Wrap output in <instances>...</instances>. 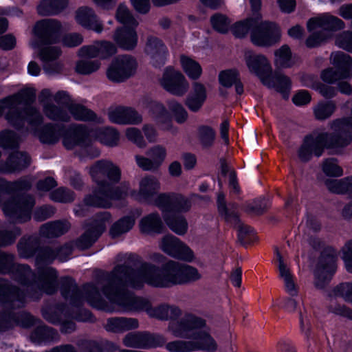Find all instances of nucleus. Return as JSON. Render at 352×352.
I'll list each match as a JSON object with an SVG mask.
<instances>
[{"label": "nucleus", "mask_w": 352, "mask_h": 352, "mask_svg": "<svg viewBox=\"0 0 352 352\" xmlns=\"http://www.w3.org/2000/svg\"><path fill=\"white\" fill-rule=\"evenodd\" d=\"M110 220L111 215L108 212H103L97 214L91 226L79 239V246L82 248H87L91 245L105 230Z\"/></svg>", "instance_id": "aec40b11"}, {"label": "nucleus", "mask_w": 352, "mask_h": 352, "mask_svg": "<svg viewBox=\"0 0 352 352\" xmlns=\"http://www.w3.org/2000/svg\"><path fill=\"white\" fill-rule=\"evenodd\" d=\"M155 205L162 212L163 218L170 229L179 235L184 234L188 229L185 218L179 215L191 207L190 200L179 194H159Z\"/></svg>", "instance_id": "39448f33"}, {"label": "nucleus", "mask_w": 352, "mask_h": 352, "mask_svg": "<svg viewBox=\"0 0 352 352\" xmlns=\"http://www.w3.org/2000/svg\"><path fill=\"white\" fill-rule=\"evenodd\" d=\"M109 120L119 124H138L142 122V116L130 107H116L109 109Z\"/></svg>", "instance_id": "5701e85b"}, {"label": "nucleus", "mask_w": 352, "mask_h": 352, "mask_svg": "<svg viewBox=\"0 0 352 352\" xmlns=\"http://www.w3.org/2000/svg\"><path fill=\"white\" fill-rule=\"evenodd\" d=\"M78 126V125L73 126L65 131L59 126L45 125L40 132L36 133V135L42 142L47 144L56 142L63 135L64 146L71 149L80 144L79 135L75 134V129Z\"/></svg>", "instance_id": "9d476101"}, {"label": "nucleus", "mask_w": 352, "mask_h": 352, "mask_svg": "<svg viewBox=\"0 0 352 352\" xmlns=\"http://www.w3.org/2000/svg\"><path fill=\"white\" fill-rule=\"evenodd\" d=\"M117 52L116 46L111 42H97L93 45L82 47L78 51L79 56L82 58L101 57L107 58Z\"/></svg>", "instance_id": "b1692460"}, {"label": "nucleus", "mask_w": 352, "mask_h": 352, "mask_svg": "<svg viewBox=\"0 0 352 352\" xmlns=\"http://www.w3.org/2000/svg\"><path fill=\"white\" fill-rule=\"evenodd\" d=\"M336 265L333 257H328L320 261L315 272V285L318 289L323 288L330 280L336 272Z\"/></svg>", "instance_id": "a878e982"}, {"label": "nucleus", "mask_w": 352, "mask_h": 352, "mask_svg": "<svg viewBox=\"0 0 352 352\" xmlns=\"http://www.w3.org/2000/svg\"><path fill=\"white\" fill-rule=\"evenodd\" d=\"M30 157L26 153L21 152L14 153L10 156L5 170L10 172L21 170L26 167L30 164Z\"/></svg>", "instance_id": "ea45409f"}, {"label": "nucleus", "mask_w": 352, "mask_h": 352, "mask_svg": "<svg viewBox=\"0 0 352 352\" xmlns=\"http://www.w3.org/2000/svg\"><path fill=\"white\" fill-rule=\"evenodd\" d=\"M167 105L176 122L183 124L188 120V113L180 102L172 100L168 101Z\"/></svg>", "instance_id": "37998d69"}, {"label": "nucleus", "mask_w": 352, "mask_h": 352, "mask_svg": "<svg viewBox=\"0 0 352 352\" xmlns=\"http://www.w3.org/2000/svg\"><path fill=\"white\" fill-rule=\"evenodd\" d=\"M138 326V322L135 319L115 318L107 320L105 329L108 331L118 333L135 329Z\"/></svg>", "instance_id": "473e14b6"}, {"label": "nucleus", "mask_w": 352, "mask_h": 352, "mask_svg": "<svg viewBox=\"0 0 352 352\" xmlns=\"http://www.w3.org/2000/svg\"><path fill=\"white\" fill-rule=\"evenodd\" d=\"M145 338V349L152 347H159L163 346L166 342L165 338L159 334L144 333Z\"/></svg>", "instance_id": "0e129e2a"}, {"label": "nucleus", "mask_w": 352, "mask_h": 352, "mask_svg": "<svg viewBox=\"0 0 352 352\" xmlns=\"http://www.w3.org/2000/svg\"><path fill=\"white\" fill-rule=\"evenodd\" d=\"M327 188L335 193L352 192V177L343 179H331L326 182Z\"/></svg>", "instance_id": "a19ab883"}, {"label": "nucleus", "mask_w": 352, "mask_h": 352, "mask_svg": "<svg viewBox=\"0 0 352 352\" xmlns=\"http://www.w3.org/2000/svg\"><path fill=\"white\" fill-rule=\"evenodd\" d=\"M244 59L249 72L256 76L263 85H272L267 76L272 73V66L268 59L263 54L248 50Z\"/></svg>", "instance_id": "dca6fc26"}, {"label": "nucleus", "mask_w": 352, "mask_h": 352, "mask_svg": "<svg viewBox=\"0 0 352 352\" xmlns=\"http://www.w3.org/2000/svg\"><path fill=\"white\" fill-rule=\"evenodd\" d=\"M19 138L14 133L4 131L0 133V146L4 148H14L19 144Z\"/></svg>", "instance_id": "bf43d9fd"}, {"label": "nucleus", "mask_w": 352, "mask_h": 352, "mask_svg": "<svg viewBox=\"0 0 352 352\" xmlns=\"http://www.w3.org/2000/svg\"><path fill=\"white\" fill-rule=\"evenodd\" d=\"M204 326V320L193 315L188 314L179 320L173 319L170 321L168 331L177 338L192 340L199 328Z\"/></svg>", "instance_id": "4468645a"}, {"label": "nucleus", "mask_w": 352, "mask_h": 352, "mask_svg": "<svg viewBox=\"0 0 352 352\" xmlns=\"http://www.w3.org/2000/svg\"><path fill=\"white\" fill-rule=\"evenodd\" d=\"M165 348L169 352H192L193 351V344L192 340H177L168 342Z\"/></svg>", "instance_id": "09e8293b"}, {"label": "nucleus", "mask_w": 352, "mask_h": 352, "mask_svg": "<svg viewBox=\"0 0 352 352\" xmlns=\"http://www.w3.org/2000/svg\"><path fill=\"white\" fill-rule=\"evenodd\" d=\"M62 26L55 20H42L36 23L34 28V34L43 44L55 43Z\"/></svg>", "instance_id": "412c9836"}, {"label": "nucleus", "mask_w": 352, "mask_h": 352, "mask_svg": "<svg viewBox=\"0 0 352 352\" xmlns=\"http://www.w3.org/2000/svg\"><path fill=\"white\" fill-rule=\"evenodd\" d=\"M197 138L202 146L208 148L214 141L215 132L210 126L203 125L197 129Z\"/></svg>", "instance_id": "a18cd8bd"}, {"label": "nucleus", "mask_w": 352, "mask_h": 352, "mask_svg": "<svg viewBox=\"0 0 352 352\" xmlns=\"http://www.w3.org/2000/svg\"><path fill=\"white\" fill-rule=\"evenodd\" d=\"M100 66L98 60H80L76 66V71L81 74H89L97 71Z\"/></svg>", "instance_id": "6e6d98bb"}, {"label": "nucleus", "mask_w": 352, "mask_h": 352, "mask_svg": "<svg viewBox=\"0 0 352 352\" xmlns=\"http://www.w3.org/2000/svg\"><path fill=\"white\" fill-rule=\"evenodd\" d=\"M179 62L182 70L188 78L196 80L201 78L203 69L199 62L186 55L180 56Z\"/></svg>", "instance_id": "2f4dec72"}, {"label": "nucleus", "mask_w": 352, "mask_h": 352, "mask_svg": "<svg viewBox=\"0 0 352 352\" xmlns=\"http://www.w3.org/2000/svg\"><path fill=\"white\" fill-rule=\"evenodd\" d=\"M142 105L148 109L151 116L160 130L168 131L172 134H176L178 132V128L174 125L172 118L162 103L144 99Z\"/></svg>", "instance_id": "ddd939ff"}, {"label": "nucleus", "mask_w": 352, "mask_h": 352, "mask_svg": "<svg viewBox=\"0 0 352 352\" xmlns=\"http://www.w3.org/2000/svg\"><path fill=\"white\" fill-rule=\"evenodd\" d=\"M336 44L340 48L352 52V33L349 32L341 33L337 36Z\"/></svg>", "instance_id": "69168bd1"}, {"label": "nucleus", "mask_w": 352, "mask_h": 352, "mask_svg": "<svg viewBox=\"0 0 352 352\" xmlns=\"http://www.w3.org/2000/svg\"><path fill=\"white\" fill-rule=\"evenodd\" d=\"M343 27L342 20L329 14L310 19L307 23V29L312 34L306 41L307 46H318L327 38L330 30L341 29Z\"/></svg>", "instance_id": "6e6552de"}, {"label": "nucleus", "mask_w": 352, "mask_h": 352, "mask_svg": "<svg viewBox=\"0 0 352 352\" xmlns=\"http://www.w3.org/2000/svg\"><path fill=\"white\" fill-rule=\"evenodd\" d=\"M144 52L151 59L152 63L157 66L164 63L167 50L160 39L151 36L147 39Z\"/></svg>", "instance_id": "bb28decb"}, {"label": "nucleus", "mask_w": 352, "mask_h": 352, "mask_svg": "<svg viewBox=\"0 0 352 352\" xmlns=\"http://www.w3.org/2000/svg\"><path fill=\"white\" fill-rule=\"evenodd\" d=\"M267 79L272 82V85H265L271 88L276 89L278 91L285 94L291 88V80L289 77L283 74L276 72L272 74V72L267 76Z\"/></svg>", "instance_id": "e433bc0d"}, {"label": "nucleus", "mask_w": 352, "mask_h": 352, "mask_svg": "<svg viewBox=\"0 0 352 352\" xmlns=\"http://www.w3.org/2000/svg\"><path fill=\"white\" fill-rule=\"evenodd\" d=\"M136 272L126 265L117 266L101 291V285L98 283L86 285L82 290L71 283L68 291L64 289L62 294L74 304L84 298L92 307L107 311L143 310L150 317L162 320H172L180 316L182 311L177 306L164 304L153 307L147 300L126 292V287L139 288L130 285L133 274Z\"/></svg>", "instance_id": "f257e3e1"}, {"label": "nucleus", "mask_w": 352, "mask_h": 352, "mask_svg": "<svg viewBox=\"0 0 352 352\" xmlns=\"http://www.w3.org/2000/svg\"><path fill=\"white\" fill-rule=\"evenodd\" d=\"M116 19L120 23L126 26L137 27L138 25L137 21L124 4L119 5L116 12Z\"/></svg>", "instance_id": "de8ad7c7"}, {"label": "nucleus", "mask_w": 352, "mask_h": 352, "mask_svg": "<svg viewBox=\"0 0 352 352\" xmlns=\"http://www.w3.org/2000/svg\"><path fill=\"white\" fill-rule=\"evenodd\" d=\"M239 80V73L235 69L222 71L219 74V80L221 85L230 87Z\"/></svg>", "instance_id": "13d9d810"}, {"label": "nucleus", "mask_w": 352, "mask_h": 352, "mask_svg": "<svg viewBox=\"0 0 352 352\" xmlns=\"http://www.w3.org/2000/svg\"><path fill=\"white\" fill-rule=\"evenodd\" d=\"M23 297L19 289L15 287H9L0 280V301H14L15 299L21 300Z\"/></svg>", "instance_id": "c03bdc74"}, {"label": "nucleus", "mask_w": 352, "mask_h": 352, "mask_svg": "<svg viewBox=\"0 0 352 352\" xmlns=\"http://www.w3.org/2000/svg\"><path fill=\"white\" fill-rule=\"evenodd\" d=\"M256 23L258 21L256 19H247L234 23L232 32L235 36L242 38L248 34L250 28H254Z\"/></svg>", "instance_id": "49530a36"}, {"label": "nucleus", "mask_w": 352, "mask_h": 352, "mask_svg": "<svg viewBox=\"0 0 352 352\" xmlns=\"http://www.w3.org/2000/svg\"><path fill=\"white\" fill-rule=\"evenodd\" d=\"M56 271L50 267H46L39 275L38 281L41 285V289L47 294H52L56 287Z\"/></svg>", "instance_id": "4c0bfd02"}, {"label": "nucleus", "mask_w": 352, "mask_h": 352, "mask_svg": "<svg viewBox=\"0 0 352 352\" xmlns=\"http://www.w3.org/2000/svg\"><path fill=\"white\" fill-rule=\"evenodd\" d=\"M147 155L151 157L158 168L166 159V149L162 145H155L147 151Z\"/></svg>", "instance_id": "864d4df0"}, {"label": "nucleus", "mask_w": 352, "mask_h": 352, "mask_svg": "<svg viewBox=\"0 0 352 352\" xmlns=\"http://www.w3.org/2000/svg\"><path fill=\"white\" fill-rule=\"evenodd\" d=\"M125 135L127 139L135 144L139 147H144L146 142L141 131L135 127H129L126 129Z\"/></svg>", "instance_id": "052dcab7"}, {"label": "nucleus", "mask_w": 352, "mask_h": 352, "mask_svg": "<svg viewBox=\"0 0 352 352\" xmlns=\"http://www.w3.org/2000/svg\"><path fill=\"white\" fill-rule=\"evenodd\" d=\"M137 66V61L132 56H119L111 63L107 76L111 81L122 82L135 73Z\"/></svg>", "instance_id": "f8f14e48"}, {"label": "nucleus", "mask_w": 352, "mask_h": 352, "mask_svg": "<svg viewBox=\"0 0 352 352\" xmlns=\"http://www.w3.org/2000/svg\"><path fill=\"white\" fill-rule=\"evenodd\" d=\"M34 98V90L28 89L23 90L18 95L0 101V116L3 113H6V119L14 126L19 125L24 120H27L31 124L40 122L42 117L39 112L32 107H27L23 113L16 111L19 105L23 99L27 101H33Z\"/></svg>", "instance_id": "423d86ee"}, {"label": "nucleus", "mask_w": 352, "mask_h": 352, "mask_svg": "<svg viewBox=\"0 0 352 352\" xmlns=\"http://www.w3.org/2000/svg\"><path fill=\"white\" fill-rule=\"evenodd\" d=\"M192 338L193 351H204L207 352H215L217 350V343L210 335L208 328L204 320V326L196 331Z\"/></svg>", "instance_id": "393cba45"}, {"label": "nucleus", "mask_w": 352, "mask_h": 352, "mask_svg": "<svg viewBox=\"0 0 352 352\" xmlns=\"http://www.w3.org/2000/svg\"><path fill=\"white\" fill-rule=\"evenodd\" d=\"M144 333H129L123 340L124 344L127 347L145 349Z\"/></svg>", "instance_id": "5fc2aeb1"}, {"label": "nucleus", "mask_w": 352, "mask_h": 352, "mask_svg": "<svg viewBox=\"0 0 352 352\" xmlns=\"http://www.w3.org/2000/svg\"><path fill=\"white\" fill-rule=\"evenodd\" d=\"M118 28L113 34V40L120 48L124 50L134 49L138 43V35L135 30V27L129 26Z\"/></svg>", "instance_id": "c85d7f7f"}, {"label": "nucleus", "mask_w": 352, "mask_h": 352, "mask_svg": "<svg viewBox=\"0 0 352 352\" xmlns=\"http://www.w3.org/2000/svg\"><path fill=\"white\" fill-rule=\"evenodd\" d=\"M210 22L216 31L226 33L230 28L231 21L226 15L217 13L211 17Z\"/></svg>", "instance_id": "8fccbe9b"}, {"label": "nucleus", "mask_w": 352, "mask_h": 352, "mask_svg": "<svg viewBox=\"0 0 352 352\" xmlns=\"http://www.w3.org/2000/svg\"><path fill=\"white\" fill-rule=\"evenodd\" d=\"M331 62L335 68H328L321 74L323 81L333 84L338 82V90L344 94L352 92L351 86L344 80L349 77L351 59L343 52H334L331 55Z\"/></svg>", "instance_id": "0eeeda50"}, {"label": "nucleus", "mask_w": 352, "mask_h": 352, "mask_svg": "<svg viewBox=\"0 0 352 352\" xmlns=\"http://www.w3.org/2000/svg\"><path fill=\"white\" fill-rule=\"evenodd\" d=\"M39 100L42 103L45 115L51 120L67 122L71 116L78 120H95L101 122L102 119L97 118L90 109L76 103H72L67 92L58 91L52 96L49 89H43L40 94Z\"/></svg>", "instance_id": "20e7f679"}, {"label": "nucleus", "mask_w": 352, "mask_h": 352, "mask_svg": "<svg viewBox=\"0 0 352 352\" xmlns=\"http://www.w3.org/2000/svg\"><path fill=\"white\" fill-rule=\"evenodd\" d=\"M276 256L278 262L279 278L284 283L286 292L292 297H294L297 296L298 293V287L295 282L294 277L291 273L289 268L284 263L283 257L278 251L276 252Z\"/></svg>", "instance_id": "cd10ccee"}, {"label": "nucleus", "mask_w": 352, "mask_h": 352, "mask_svg": "<svg viewBox=\"0 0 352 352\" xmlns=\"http://www.w3.org/2000/svg\"><path fill=\"white\" fill-rule=\"evenodd\" d=\"M160 189V184L156 177L145 176L140 180L138 189L131 191L129 195L135 200L155 205V199L158 196L155 195Z\"/></svg>", "instance_id": "6ab92c4d"}, {"label": "nucleus", "mask_w": 352, "mask_h": 352, "mask_svg": "<svg viewBox=\"0 0 352 352\" xmlns=\"http://www.w3.org/2000/svg\"><path fill=\"white\" fill-rule=\"evenodd\" d=\"M135 219L133 217H124L113 224L110 229L112 237H118L122 234L129 232L135 224Z\"/></svg>", "instance_id": "79ce46f5"}, {"label": "nucleus", "mask_w": 352, "mask_h": 352, "mask_svg": "<svg viewBox=\"0 0 352 352\" xmlns=\"http://www.w3.org/2000/svg\"><path fill=\"white\" fill-rule=\"evenodd\" d=\"M274 64L277 67L289 68L294 63L290 48L287 45H283L274 52Z\"/></svg>", "instance_id": "58836bf2"}, {"label": "nucleus", "mask_w": 352, "mask_h": 352, "mask_svg": "<svg viewBox=\"0 0 352 352\" xmlns=\"http://www.w3.org/2000/svg\"><path fill=\"white\" fill-rule=\"evenodd\" d=\"M322 171L327 176L340 177L343 174L342 168L338 164L334 158L325 160L322 163Z\"/></svg>", "instance_id": "3c124183"}, {"label": "nucleus", "mask_w": 352, "mask_h": 352, "mask_svg": "<svg viewBox=\"0 0 352 352\" xmlns=\"http://www.w3.org/2000/svg\"><path fill=\"white\" fill-rule=\"evenodd\" d=\"M160 83L165 90L176 96H184L189 88L186 77L179 71L170 67L164 71Z\"/></svg>", "instance_id": "a211bd4d"}, {"label": "nucleus", "mask_w": 352, "mask_h": 352, "mask_svg": "<svg viewBox=\"0 0 352 352\" xmlns=\"http://www.w3.org/2000/svg\"><path fill=\"white\" fill-rule=\"evenodd\" d=\"M251 41L255 45L270 47L279 42L281 31L274 23L265 21L257 25L251 32Z\"/></svg>", "instance_id": "9b49d317"}, {"label": "nucleus", "mask_w": 352, "mask_h": 352, "mask_svg": "<svg viewBox=\"0 0 352 352\" xmlns=\"http://www.w3.org/2000/svg\"><path fill=\"white\" fill-rule=\"evenodd\" d=\"M336 294L341 296L346 301L352 302V283H345L340 284L336 289Z\"/></svg>", "instance_id": "338daca9"}, {"label": "nucleus", "mask_w": 352, "mask_h": 352, "mask_svg": "<svg viewBox=\"0 0 352 352\" xmlns=\"http://www.w3.org/2000/svg\"><path fill=\"white\" fill-rule=\"evenodd\" d=\"M206 98L205 85L199 82H195L192 85L191 91L185 100V104L190 111L197 112L201 108Z\"/></svg>", "instance_id": "c756f323"}, {"label": "nucleus", "mask_w": 352, "mask_h": 352, "mask_svg": "<svg viewBox=\"0 0 352 352\" xmlns=\"http://www.w3.org/2000/svg\"><path fill=\"white\" fill-rule=\"evenodd\" d=\"M34 200L32 197L24 196L13 199L8 192L0 191V206L5 214L18 222L26 221L30 219Z\"/></svg>", "instance_id": "1a4fd4ad"}, {"label": "nucleus", "mask_w": 352, "mask_h": 352, "mask_svg": "<svg viewBox=\"0 0 352 352\" xmlns=\"http://www.w3.org/2000/svg\"><path fill=\"white\" fill-rule=\"evenodd\" d=\"M60 50L56 46H45L41 48L38 56L44 64L52 62L59 57Z\"/></svg>", "instance_id": "603ef678"}, {"label": "nucleus", "mask_w": 352, "mask_h": 352, "mask_svg": "<svg viewBox=\"0 0 352 352\" xmlns=\"http://www.w3.org/2000/svg\"><path fill=\"white\" fill-rule=\"evenodd\" d=\"M75 134L79 135L80 144L87 140L94 138L109 146H116L120 137L118 131L112 128L89 130L82 124L75 129Z\"/></svg>", "instance_id": "f3484780"}, {"label": "nucleus", "mask_w": 352, "mask_h": 352, "mask_svg": "<svg viewBox=\"0 0 352 352\" xmlns=\"http://www.w3.org/2000/svg\"><path fill=\"white\" fill-rule=\"evenodd\" d=\"M218 209L219 212L224 215L228 221L236 224L239 221L238 216L235 213H229L224 201V195L219 194L217 197Z\"/></svg>", "instance_id": "680f3d73"}, {"label": "nucleus", "mask_w": 352, "mask_h": 352, "mask_svg": "<svg viewBox=\"0 0 352 352\" xmlns=\"http://www.w3.org/2000/svg\"><path fill=\"white\" fill-rule=\"evenodd\" d=\"M139 226L143 233H160L163 228V223L157 214L151 213L141 219Z\"/></svg>", "instance_id": "72a5a7b5"}, {"label": "nucleus", "mask_w": 352, "mask_h": 352, "mask_svg": "<svg viewBox=\"0 0 352 352\" xmlns=\"http://www.w3.org/2000/svg\"><path fill=\"white\" fill-rule=\"evenodd\" d=\"M202 274L192 265L169 260L161 269L155 265L144 263L133 274L130 285L133 287H142L144 284L168 288L199 281Z\"/></svg>", "instance_id": "f03ea898"}, {"label": "nucleus", "mask_w": 352, "mask_h": 352, "mask_svg": "<svg viewBox=\"0 0 352 352\" xmlns=\"http://www.w3.org/2000/svg\"><path fill=\"white\" fill-rule=\"evenodd\" d=\"M335 104L332 102L319 103L314 109L316 117L324 120L329 117L335 111Z\"/></svg>", "instance_id": "4d7b16f0"}, {"label": "nucleus", "mask_w": 352, "mask_h": 352, "mask_svg": "<svg viewBox=\"0 0 352 352\" xmlns=\"http://www.w3.org/2000/svg\"><path fill=\"white\" fill-rule=\"evenodd\" d=\"M89 173L98 186L92 195L85 198L87 206L109 208L112 206L113 201L121 200L128 196L129 184H123L114 189L109 182H118L121 175L120 168L111 162L98 161L90 168Z\"/></svg>", "instance_id": "7ed1b4c3"}, {"label": "nucleus", "mask_w": 352, "mask_h": 352, "mask_svg": "<svg viewBox=\"0 0 352 352\" xmlns=\"http://www.w3.org/2000/svg\"><path fill=\"white\" fill-rule=\"evenodd\" d=\"M343 259L347 270L352 273V241L345 245L343 249Z\"/></svg>", "instance_id": "774afa93"}, {"label": "nucleus", "mask_w": 352, "mask_h": 352, "mask_svg": "<svg viewBox=\"0 0 352 352\" xmlns=\"http://www.w3.org/2000/svg\"><path fill=\"white\" fill-rule=\"evenodd\" d=\"M69 228L67 221H54L44 224L40 229V234L46 238H53L65 233Z\"/></svg>", "instance_id": "f704fd0d"}, {"label": "nucleus", "mask_w": 352, "mask_h": 352, "mask_svg": "<svg viewBox=\"0 0 352 352\" xmlns=\"http://www.w3.org/2000/svg\"><path fill=\"white\" fill-rule=\"evenodd\" d=\"M67 3V0H43L37 9L42 15L56 14L66 8Z\"/></svg>", "instance_id": "c9c22d12"}, {"label": "nucleus", "mask_w": 352, "mask_h": 352, "mask_svg": "<svg viewBox=\"0 0 352 352\" xmlns=\"http://www.w3.org/2000/svg\"><path fill=\"white\" fill-rule=\"evenodd\" d=\"M160 248L164 252L177 259L189 263L195 259L194 252L173 235L164 236L160 243Z\"/></svg>", "instance_id": "2eb2a0df"}, {"label": "nucleus", "mask_w": 352, "mask_h": 352, "mask_svg": "<svg viewBox=\"0 0 352 352\" xmlns=\"http://www.w3.org/2000/svg\"><path fill=\"white\" fill-rule=\"evenodd\" d=\"M50 198L59 202H69L74 200V194L69 190L60 188L50 194Z\"/></svg>", "instance_id": "e2e57ef3"}, {"label": "nucleus", "mask_w": 352, "mask_h": 352, "mask_svg": "<svg viewBox=\"0 0 352 352\" xmlns=\"http://www.w3.org/2000/svg\"><path fill=\"white\" fill-rule=\"evenodd\" d=\"M11 267L15 270L14 278L23 285H27L30 279L35 278L34 274L28 266L23 265L16 266L14 265L12 255L0 252V272L6 273Z\"/></svg>", "instance_id": "4be33fe9"}, {"label": "nucleus", "mask_w": 352, "mask_h": 352, "mask_svg": "<svg viewBox=\"0 0 352 352\" xmlns=\"http://www.w3.org/2000/svg\"><path fill=\"white\" fill-rule=\"evenodd\" d=\"M76 20L82 27L93 30L96 32H101L102 30V25L91 8L87 7L80 8L76 11Z\"/></svg>", "instance_id": "7c9ffc66"}]
</instances>
